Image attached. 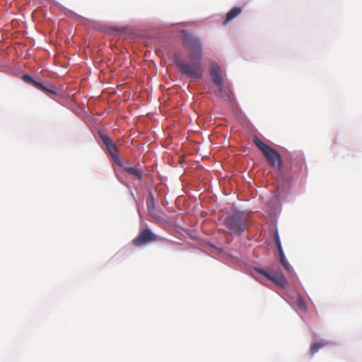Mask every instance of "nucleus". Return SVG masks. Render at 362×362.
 <instances>
[{"label": "nucleus", "mask_w": 362, "mask_h": 362, "mask_svg": "<svg viewBox=\"0 0 362 362\" xmlns=\"http://www.w3.org/2000/svg\"><path fill=\"white\" fill-rule=\"evenodd\" d=\"M183 47L189 51L191 63L184 61L179 54L173 55V62L181 74L191 79H199L203 76V69L200 62L203 57V49L201 40L187 30H182Z\"/></svg>", "instance_id": "obj_1"}, {"label": "nucleus", "mask_w": 362, "mask_h": 362, "mask_svg": "<svg viewBox=\"0 0 362 362\" xmlns=\"http://www.w3.org/2000/svg\"><path fill=\"white\" fill-rule=\"evenodd\" d=\"M254 144L262 152L272 167H276L279 170L281 168L282 160L279 153L264 144L262 140L255 136L253 139Z\"/></svg>", "instance_id": "obj_2"}, {"label": "nucleus", "mask_w": 362, "mask_h": 362, "mask_svg": "<svg viewBox=\"0 0 362 362\" xmlns=\"http://www.w3.org/2000/svg\"><path fill=\"white\" fill-rule=\"evenodd\" d=\"M151 242H162L166 243L169 246L177 244L175 241L156 235L148 228L141 230L139 235L132 240L133 245L137 247L146 245Z\"/></svg>", "instance_id": "obj_3"}, {"label": "nucleus", "mask_w": 362, "mask_h": 362, "mask_svg": "<svg viewBox=\"0 0 362 362\" xmlns=\"http://www.w3.org/2000/svg\"><path fill=\"white\" fill-rule=\"evenodd\" d=\"M247 217L240 212H235L224 219V224L232 235H239L245 229Z\"/></svg>", "instance_id": "obj_4"}, {"label": "nucleus", "mask_w": 362, "mask_h": 362, "mask_svg": "<svg viewBox=\"0 0 362 362\" xmlns=\"http://www.w3.org/2000/svg\"><path fill=\"white\" fill-rule=\"evenodd\" d=\"M256 270L269 280L273 281L275 284L282 288L288 286V284L284 275L280 272H266L262 269H256Z\"/></svg>", "instance_id": "obj_5"}, {"label": "nucleus", "mask_w": 362, "mask_h": 362, "mask_svg": "<svg viewBox=\"0 0 362 362\" xmlns=\"http://www.w3.org/2000/svg\"><path fill=\"white\" fill-rule=\"evenodd\" d=\"M274 241H275V243L276 245V247H277V249H278V251L279 253L281 264H282V266L284 267V269L286 271L290 272L291 267L286 259V257L284 255V251H283V249H282V247L281 245L280 238H279V233H278L277 230H276L274 231Z\"/></svg>", "instance_id": "obj_6"}, {"label": "nucleus", "mask_w": 362, "mask_h": 362, "mask_svg": "<svg viewBox=\"0 0 362 362\" xmlns=\"http://www.w3.org/2000/svg\"><path fill=\"white\" fill-rule=\"evenodd\" d=\"M221 69L219 65L215 62L210 64V75L213 79V82L217 85L223 84V78L221 76Z\"/></svg>", "instance_id": "obj_7"}, {"label": "nucleus", "mask_w": 362, "mask_h": 362, "mask_svg": "<svg viewBox=\"0 0 362 362\" xmlns=\"http://www.w3.org/2000/svg\"><path fill=\"white\" fill-rule=\"evenodd\" d=\"M99 136L110 154L118 153L117 147L108 136L103 133H99Z\"/></svg>", "instance_id": "obj_8"}, {"label": "nucleus", "mask_w": 362, "mask_h": 362, "mask_svg": "<svg viewBox=\"0 0 362 362\" xmlns=\"http://www.w3.org/2000/svg\"><path fill=\"white\" fill-rule=\"evenodd\" d=\"M242 11L240 7H234L230 9L226 14V18L223 21V25H226L230 21L238 16Z\"/></svg>", "instance_id": "obj_9"}, {"label": "nucleus", "mask_w": 362, "mask_h": 362, "mask_svg": "<svg viewBox=\"0 0 362 362\" xmlns=\"http://www.w3.org/2000/svg\"><path fill=\"white\" fill-rule=\"evenodd\" d=\"M218 86V92L217 93V95L223 99H224L225 100H227V101H230L231 100V93L230 91L224 88L223 86V84L221 85V86Z\"/></svg>", "instance_id": "obj_10"}, {"label": "nucleus", "mask_w": 362, "mask_h": 362, "mask_svg": "<svg viewBox=\"0 0 362 362\" xmlns=\"http://www.w3.org/2000/svg\"><path fill=\"white\" fill-rule=\"evenodd\" d=\"M124 170L127 173L136 177L139 180L142 179V171L138 168L127 167L124 168Z\"/></svg>", "instance_id": "obj_11"}, {"label": "nucleus", "mask_w": 362, "mask_h": 362, "mask_svg": "<svg viewBox=\"0 0 362 362\" xmlns=\"http://www.w3.org/2000/svg\"><path fill=\"white\" fill-rule=\"evenodd\" d=\"M33 86L34 87H35L36 88L42 90V92L45 93L46 94L49 95V94H56L55 91L52 90V89H49L47 88V87H45L42 83L40 82H38V81H35V82L33 83Z\"/></svg>", "instance_id": "obj_12"}, {"label": "nucleus", "mask_w": 362, "mask_h": 362, "mask_svg": "<svg viewBox=\"0 0 362 362\" xmlns=\"http://www.w3.org/2000/svg\"><path fill=\"white\" fill-rule=\"evenodd\" d=\"M148 214L151 217L156 220L161 218V216L159 214H161V212L158 211L156 208H151L149 203H148Z\"/></svg>", "instance_id": "obj_13"}, {"label": "nucleus", "mask_w": 362, "mask_h": 362, "mask_svg": "<svg viewBox=\"0 0 362 362\" xmlns=\"http://www.w3.org/2000/svg\"><path fill=\"white\" fill-rule=\"evenodd\" d=\"M326 344H327V343L323 342V341H320V342H317V343L312 344V346L310 347L311 355L313 356L315 353H317L322 347H323Z\"/></svg>", "instance_id": "obj_14"}, {"label": "nucleus", "mask_w": 362, "mask_h": 362, "mask_svg": "<svg viewBox=\"0 0 362 362\" xmlns=\"http://www.w3.org/2000/svg\"><path fill=\"white\" fill-rule=\"evenodd\" d=\"M297 306L303 310H305L306 309V304H305V300L302 298H298L297 299Z\"/></svg>", "instance_id": "obj_15"}, {"label": "nucleus", "mask_w": 362, "mask_h": 362, "mask_svg": "<svg viewBox=\"0 0 362 362\" xmlns=\"http://www.w3.org/2000/svg\"><path fill=\"white\" fill-rule=\"evenodd\" d=\"M23 79L25 82H26L32 86H33V83L35 82V80H33L32 78V77L30 76H29L28 74H25L23 76Z\"/></svg>", "instance_id": "obj_16"}, {"label": "nucleus", "mask_w": 362, "mask_h": 362, "mask_svg": "<svg viewBox=\"0 0 362 362\" xmlns=\"http://www.w3.org/2000/svg\"><path fill=\"white\" fill-rule=\"evenodd\" d=\"M112 160H114V162L118 165H121L120 164V160L119 158V156H118V153H115L113 154H110Z\"/></svg>", "instance_id": "obj_17"}, {"label": "nucleus", "mask_w": 362, "mask_h": 362, "mask_svg": "<svg viewBox=\"0 0 362 362\" xmlns=\"http://www.w3.org/2000/svg\"><path fill=\"white\" fill-rule=\"evenodd\" d=\"M148 203H149L151 208H153V207L156 208L154 198H153V194L151 193H150V199H149V200H147V202H146L147 204H148Z\"/></svg>", "instance_id": "obj_18"}]
</instances>
